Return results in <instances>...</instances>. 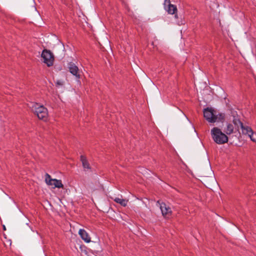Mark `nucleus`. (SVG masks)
<instances>
[{
	"instance_id": "obj_10",
	"label": "nucleus",
	"mask_w": 256,
	"mask_h": 256,
	"mask_svg": "<svg viewBox=\"0 0 256 256\" xmlns=\"http://www.w3.org/2000/svg\"><path fill=\"white\" fill-rule=\"evenodd\" d=\"M164 8L167 12L170 14H175L178 10L176 6L171 4H169L167 6H166Z\"/></svg>"
},
{
	"instance_id": "obj_8",
	"label": "nucleus",
	"mask_w": 256,
	"mask_h": 256,
	"mask_svg": "<svg viewBox=\"0 0 256 256\" xmlns=\"http://www.w3.org/2000/svg\"><path fill=\"white\" fill-rule=\"evenodd\" d=\"M68 68L70 72L74 76L77 78H80L78 67L75 64L72 62L68 64Z\"/></svg>"
},
{
	"instance_id": "obj_4",
	"label": "nucleus",
	"mask_w": 256,
	"mask_h": 256,
	"mask_svg": "<svg viewBox=\"0 0 256 256\" xmlns=\"http://www.w3.org/2000/svg\"><path fill=\"white\" fill-rule=\"evenodd\" d=\"M44 180L46 184L51 186L52 188H64V185L61 180L52 178L48 174H45Z\"/></svg>"
},
{
	"instance_id": "obj_14",
	"label": "nucleus",
	"mask_w": 256,
	"mask_h": 256,
	"mask_svg": "<svg viewBox=\"0 0 256 256\" xmlns=\"http://www.w3.org/2000/svg\"><path fill=\"white\" fill-rule=\"evenodd\" d=\"M64 85V82L60 80H58L56 82V86L57 87L62 86Z\"/></svg>"
},
{
	"instance_id": "obj_5",
	"label": "nucleus",
	"mask_w": 256,
	"mask_h": 256,
	"mask_svg": "<svg viewBox=\"0 0 256 256\" xmlns=\"http://www.w3.org/2000/svg\"><path fill=\"white\" fill-rule=\"evenodd\" d=\"M41 56L43 59L44 62L48 66H50L53 64L54 56L50 50H44L42 53Z\"/></svg>"
},
{
	"instance_id": "obj_13",
	"label": "nucleus",
	"mask_w": 256,
	"mask_h": 256,
	"mask_svg": "<svg viewBox=\"0 0 256 256\" xmlns=\"http://www.w3.org/2000/svg\"><path fill=\"white\" fill-rule=\"evenodd\" d=\"M114 200L115 202L124 206H126L128 202V200L120 198H115Z\"/></svg>"
},
{
	"instance_id": "obj_9",
	"label": "nucleus",
	"mask_w": 256,
	"mask_h": 256,
	"mask_svg": "<svg viewBox=\"0 0 256 256\" xmlns=\"http://www.w3.org/2000/svg\"><path fill=\"white\" fill-rule=\"evenodd\" d=\"M78 234L80 236L82 239L86 242L89 243L91 242V238L84 229H80L78 230Z\"/></svg>"
},
{
	"instance_id": "obj_17",
	"label": "nucleus",
	"mask_w": 256,
	"mask_h": 256,
	"mask_svg": "<svg viewBox=\"0 0 256 256\" xmlns=\"http://www.w3.org/2000/svg\"><path fill=\"white\" fill-rule=\"evenodd\" d=\"M174 17H175V18H178V15L176 14L174 15Z\"/></svg>"
},
{
	"instance_id": "obj_12",
	"label": "nucleus",
	"mask_w": 256,
	"mask_h": 256,
	"mask_svg": "<svg viewBox=\"0 0 256 256\" xmlns=\"http://www.w3.org/2000/svg\"><path fill=\"white\" fill-rule=\"evenodd\" d=\"M80 160L82 164V166L84 170H89L90 168V164L86 159V158L84 156H80Z\"/></svg>"
},
{
	"instance_id": "obj_1",
	"label": "nucleus",
	"mask_w": 256,
	"mask_h": 256,
	"mask_svg": "<svg viewBox=\"0 0 256 256\" xmlns=\"http://www.w3.org/2000/svg\"><path fill=\"white\" fill-rule=\"evenodd\" d=\"M204 118L209 123L223 122L225 120V114L216 111L212 108H206L203 110Z\"/></svg>"
},
{
	"instance_id": "obj_3",
	"label": "nucleus",
	"mask_w": 256,
	"mask_h": 256,
	"mask_svg": "<svg viewBox=\"0 0 256 256\" xmlns=\"http://www.w3.org/2000/svg\"><path fill=\"white\" fill-rule=\"evenodd\" d=\"M30 107L32 110L36 114L38 118L44 120L46 119L48 116V112L45 107L38 103L32 104Z\"/></svg>"
},
{
	"instance_id": "obj_6",
	"label": "nucleus",
	"mask_w": 256,
	"mask_h": 256,
	"mask_svg": "<svg viewBox=\"0 0 256 256\" xmlns=\"http://www.w3.org/2000/svg\"><path fill=\"white\" fill-rule=\"evenodd\" d=\"M240 126L242 134L248 135L252 142H256V133L254 134L250 127L244 126L242 123H240Z\"/></svg>"
},
{
	"instance_id": "obj_11",
	"label": "nucleus",
	"mask_w": 256,
	"mask_h": 256,
	"mask_svg": "<svg viewBox=\"0 0 256 256\" xmlns=\"http://www.w3.org/2000/svg\"><path fill=\"white\" fill-rule=\"evenodd\" d=\"M234 126L232 124L228 123L226 124V128L224 130V132L226 134V135H230L233 133L234 132Z\"/></svg>"
},
{
	"instance_id": "obj_15",
	"label": "nucleus",
	"mask_w": 256,
	"mask_h": 256,
	"mask_svg": "<svg viewBox=\"0 0 256 256\" xmlns=\"http://www.w3.org/2000/svg\"><path fill=\"white\" fill-rule=\"evenodd\" d=\"M233 122L235 124H237L238 122L240 124V123H242L240 120H237V119H234L233 120Z\"/></svg>"
},
{
	"instance_id": "obj_18",
	"label": "nucleus",
	"mask_w": 256,
	"mask_h": 256,
	"mask_svg": "<svg viewBox=\"0 0 256 256\" xmlns=\"http://www.w3.org/2000/svg\"><path fill=\"white\" fill-rule=\"evenodd\" d=\"M4 229L5 230H6V227L5 226H4Z\"/></svg>"
},
{
	"instance_id": "obj_2",
	"label": "nucleus",
	"mask_w": 256,
	"mask_h": 256,
	"mask_svg": "<svg viewBox=\"0 0 256 256\" xmlns=\"http://www.w3.org/2000/svg\"><path fill=\"white\" fill-rule=\"evenodd\" d=\"M210 134L213 140L218 144H224L228 140V136L218 127L212 128Z\"/></svg>"
},
{
	"instance_id": "obj_16",
	"label": "nucleus",
	"mask_w": 256,
	"mask_h": 256,
	"mask_svg": "<svg viewBox=\"0 0 256 256\" xmlns=\"http://www.w3.org/2000/svg\"><path fill=\"white\" fill-rule=\"evenodd\" d=\"M170 4V0H165L164 3V7L166 6V4H168H168Z\"/></svg>"
},
{
	"instance_id": "obj_7",
	"label": "nucleus",
	"mask_w": 256,
	"mask_h": 256,
	"mask_svg": "<svg viewBox=\"0 0 256 256\" xmlns=\"http://www.w3.org/2000/svg\"><path fill=\"white\" fill-rule=\"evenodd\" d=\"M160 206L162 216L165 218H168L172 212L170 208L164 202L160 204Z\"/></svg>"
}]
</instances>
